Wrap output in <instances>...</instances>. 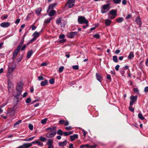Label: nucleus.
<instances>
[{"mask_svg":"<svg viewBox=\"0 0 148 148\" xmlns=\"http://www.w3.org/2000/svg\"><path fill=\"white\" fill-rule=\"evenodd\" d=\"M56 127L54 126L52 127H49L46 129L45 131H50L46 134V136L48 138H50L54 137L56 134Z\"/></svg>","mask_w":148,"mask_h":148,"instance_id":"obj_1","label":"nucleus"},{"mask_svg":"<svg viewBox=\"0 0 148 148\" xmlns=\"http://www.w3.org/2000/svg\"><path fill=\"white\" fill-rule=\"evenodd\" d=\"M24 43V39L21 40L19 44L16 49L14 51L13 53L12 59H14L18 53L19 52L21 47Z\"/></svg>","mask_w":148,"mask_h":148,"instance_id":"obj_2","label":"nucleus"},{"mask_svg":"<svg viewBox=\"0 0 148 148\" xmlns=\"http://www.w3.org/2000/svg\"><path fill=\"white\" fill-rule=\"evenodd\" d=\"M23 84L21 83H20L19 84H18L17 86L16 87V91H18V92L16 95H14L15 96V97L17 98H18L17 97L20 95L22 91V89L23 88Z\"/></svg>","mask_w":148,"mask_h":148,"instance_id":"obj_3","label":"nucleus"},{"mask_svg":"<svg viewBox=\"0 0 148 148\" xmlns=\"http://www.w3.org/2000/svg\"><path fill=\"white\" fill-rule=\"evenodd\" d=\"M110 3L103 5L102 6L101 10V12L102 13H105L107 12L110 9Z\"/></svg>","mask_w":148,"mask_h":148,"instance_id":"obj_4","label":"nucleus"},{"mask_svg":"<svg viewBox=\"0 0 148 148\" xmlns=\"http://www.w3.org/2000/svg\"><path fill=\"white\" fill-rule=\"evenodd\" d=\"M78 21L79 23L82 24L85 23L87 24L88 21L85 18V17L82 16H79L78 18Z\"/></svg>","mask_w":148,"mask_h":148,"instance_id":"obj_5","label":"nucleus"},{"mask_svg":"<svg viewBox=\"0 0 148 148\" xmlns=\"http://www.w3.org/2000/svg\"><path fill=\"white\" fill-rule=\"evenodd\" d=\"M15 67H12L9 66L8 68V72L7 74V77L9 78L11 75H12L13 71L15 69Z\"/></svg>","mask_w":148,"mask_h":148,"instance_id":"obj_6","label":"nucleus"},{"mask_svg":"<svg viewBox=\"0 0 148 148\" xmlns=\"http://www.w3.org/2000/svg\"><path fill=\"white\" fill-rule=\"evenodd\" d=\"M110 14L112 15V16L110 17V18L112 19H113L117 15V11L114 10H111L108 14V15H109Z\"/></svg>","mask_w":148,"mask_h":148,"instance_id":"obj_7","label":"nucleus"},{"mask_svg":"<svg viewBox=\"0 0 148 148\" xmlns=\"http://www.w3.org/2000/svg\"><path fill=\"white\" fill-rule=\"evenodd\" d=\"M137 96H132L130 97V99L131 100L130 103V106H132L134 102L137 100Z\"/></svg>","mask_w":148,"mask_h":148,"instance_id":"obj_8","label":"nucleus"},{"mask_svg":"<svg viewBox=\"0 0 148 148\" xmlns=\"http://www.w3.org/2000/svg\"><path fill=\"white\" fill-rule=\"evenodd\" d=\"M74 0H69L67 3V4L68 5L69 8H70L74 5Z\"/></svg>","mask_w":148,"mask_h":148,"instance_id":"obj_9","label":"nucleus"},{"mask_svg":"<svg viewBox=\"0 0 148 148\" xmlns=\"http://www.w3.org/2000/svg\"><path fill=\"white\" fill-rule=\"evenodd\" d=\"M77 32H73L70 33L69 34L67 35V37L71 38H73L77 34Z\"/></svg>","mask_w":148,"mask_h":148,"instance_id":"obj_10","label":"nucleus"},{"mask_svg":"<svg viewBox=\"0 0 148 148\" xmlns=\"http://www.w3.org/2000/svg\"><path fill=\"white\" fill-rule=\"evenodd\" d=\"M10 25V23L9 22H3L1 23L0 26L3 27H7L9 26Z\"/></svg>","mask_w":148,"mask_h":148,"instance_id":"obj_11","label":"nucleus"},{"mask_svg":"<svg viewBox=\"0 0 148 148\" xmlns=\"http://www.w3.org/2000/svg\"><path fill=\"white\" fill-rule=\"evenodd\" d=\"M41 33V32H35L34 34H33V35L34 36L33 38L34 40H36L37 38L40 35Z\"/></svg>","mask_w":148,"mask_h":148,"instance_id":"obj_12","label":"nucleus"},{"mask_svg":"<svg viewBox=\"0 0 148 148\" xmlns=\"http://www.w3.org/2000/svg\"><path fill=\"white\" fill-rule=\"evenodd\" d=\"M135 21L137 24L139 25V27H140L142 24L140 18L139 16L137 17L136 18Z\"/></svg>","mask_w":148,"mask_h":148,"instance_id":"obj_13","label":"nucleus"},{"mask_svg":"<svg viewBox=\"0 0 148 148\" xmlns=\"http://www.w3.org/2000/svg\"><path fill=\"white\" fill-rule=\"evenodd\" d=\"M67 142L66 140H65L63 142H60L58 143L59 146L60 147L64 146L66 145Z\"/></svg>","mask_w":148,"mask_h":148,"instance_id":"obj_14","label":"nucleus"},{"mask_svg":"<svg viewBox=\"0 0 148 148\" xmlns=\"http://www.w3.org/2000/svg\"><path fill=\"white\" fill-rule=\"evenodd\" d=\"M32 143L33 144H38L39 146L40 147H42L43 145V143H42L40 142L38 140H36L32 142Z\"/></svg>","mask_w":148,"mask_h":148,"instance_id":"obj_15","label":"nucleus"},{"mask_svg":"<svg viewBox=\"0 0 148 148\" xmlns=\"http://www.w3.org/2000/svg\"><path fill=\"white\" fill-rule=\"evenodd\" d=\"M96 76L97 79L101 82V81L102 77L101 74L98 73H96Z\"/></svg>","mask_w":148,"mask_h":148,"instance_id":"obj_16","label":"nucleus"},{"mask_svg":"<svg viewBox=\"0 0 148 148\" xmlns=\"http://www.w3.org/2000/svg\"><path fill=\"white\" fill-rule=\"evenodd\" d=\"M56 5V3H52L50 4L49 6L48 10L47 11V12H48L49 10L53 9Z\"/></svg>","mask_w":148,"mask_h":148,"instance_id":"obj_17","label":"nucleus"},{"mask_svg":"<svg viewBox=\"0 0 148 148\" xmlns=\"http://www.w3.org/2000/svg\"><path fill=\"white\" fill-rule=\"evenodd\" d=\"M32 142L30 143H25L23 144L24 148H28L32 146Z\"/></svg>","mask_w":148,"mask_h":148,"instance_id":"obj_18","label":"nucleus"},{"mask_svg":"<svg viewBox=\"0 0 148 148\" xmlns=\"http://www.w3.org/2000/svg\"><path fill=\"white\" fill-rule=\"evenodd\" d=\"M78 136L77 134H74L73 135H71L70 136V139L71 141L74 140L75 139L78 138Z\"/></svg>","mask_w":148,"mask_h":148,"instance_id":"obj_19","label":"nucleus"},{"mask_svg":"<svg viewBox=\"0 0 148 148\" xmlns=\"http://www.w3.org/2000/svg\"><path fill=\"white\" fill-rule=\"evenodd\" d=\"M42 10V8H40L36 9V12L38 15H39L40 14Z\"/></svg>","mask_w":148,"mask_h":148,"instance_id":"obj_20","label":"nucleus"},{"mask_svg":"<svg viewBox=\"0 0 148 148\" xmlns=\"http://www.w3.org/2000/svg\"><path fill=\"white\" fill-rule=\"evenodd\" d=\"M8 91H9L11 89V88L12 87V82H11V81L9 80L8 81Z\"/></svg>","mask_w":148,"mask_h":148,"instance_id":"obj_21","label":"nucleus"},{"mask_svg":"<svg viewBox=\"0 0 148 148\" xmlns=\"http://www.w3.org/2000/svg\"><path fill=\"white\" fill-rule=\"evenodd\" d=\"M48 83V81L47 80H45L44 81H42L40 83V85L42 86H45Z\"/></svg>","mask_w":148,"mask_h":148,"instance_id":"obj_22","label":"nucleus"},{"mask_svg":"<svg viewBox=\"0 0 148 148\" xmlns=\"http://www.w3.org/2000/svg\"><path fill=\"white\" fill-rule=\"evenodd\" d=\"M33 53V51L32 50L28 52L27 54V57L28 58H29Z\"/></svg>","mask_w":148,"mask_h":148,"instance_id":"obj_23","label":"nucleus"},{"mask_svg":"<svg viewBox=\"0 0 148 148\" xmlns=\"http://www.w3.org/2000/svg\"><path fill=\"white\" fill-rule=\"evenodd\" d=\"M134 57V53L133 52L130 53L127 57V58L131 60L132 58Z\"/></svg>","mask_w":148,"mask_h":148,"instance_id":"obj_24","label":"nucleus"},{"mask_svg":"<svg viewBox=\"0 0 148 148\" xmlns=\"http://www.w3.org/2000/svg\"><path fill=\"white\" fill-rule=\"evenodd\" d=\"M53 140L51 139H49L48 140L47 144V145H53Z\"/></svg>","mask_w":148,"mask_h":148,"instance_id":"obj_25","label":"nucleus"},{"mask_svg":"<svg viewBox=\"0 0 148 148\" xmlns=\"http://www.w3.org/2000/svg\"><path fill=\"white\" fill-rule=\"evenodd\" d=\"M110 23L111 21L109 19H107L105 20V24L106 25H109L110 24Z\"/></svg>","mask_w":148,"mask_h":148,"instance_id":"obj_26","label":"nucleus"},{"mask_svg":"<svg viewBox=\"0 0 148 148\" xmlns=\"http://www.w3.org/2000/svg\"><path fill=\"white\" fill-rule=\"evenodd\" d=\"M56 13V11L54 10H52L49 12V16H53Z\"/></svg>","mask_w":148,"mask_h":148,"instance_id":"obj_27","label":"nucleus"},{"mask_svg":"<svg viewBox=\"0 0 148 148\" xmlns=\"http://www.w3.org/2000/svg\"><path fill=\"white\" fill-rule=\"evenodd\" d=\"M124 20L123 18L122 17H119L117 19L116 21L118 23H120L123 21Z\"/></svg>","mask_w":148,"mask_h":148,"instance_id":"obj_28","label":"nucleus"},{"mask_svg":"<svg viewBox=\"0 0 148 148\" xmlns=\"http://www.w3.org/2000/svg\"><path fill=\"white\" fill-rule=\"evenodd\" d=\"M35 136H33L30 138H27L23 140L24 141H31L34 138Z\"/></svg>","mask_w":148,"mask_h":148,"instance_id":"obj_29","label":"nucleus"},{"mask_svg":"<svg viewBox=\"0 0 148 148\" xmlns=\"http://www.w3.org/2000/svg\"><path fill=\"white\" fill-rule=\"evenodd\" d=\"M39 140L42 142H45L47 140V139L45 137L40 136V137Z\"/></svg>","mask_w":148,"mask_h":148,"instance_id":"obj_30","label":"nucleus"},{"mask_svg":"<svg viewBox=\"0 0 148 148\" xmlns=\"http://www.w3.org/2000/svg\"><path fill=\"white\" fill-rule=\"evenodd\" d=\"M112 60L115 62H117L118 61L117 57L116 56H113Z\"/></svg>","mask_w":148,"mask_h":148,"instance_id":"obj_31","label":"nucleus"},{"mask_svg":"<svg viewBox=\"0 0 148 148\" xmlns=\"http://www.w3.org/2000/svg\"><path fill=\"white\" fill-rule=\"evenodd\" d=\"M138 117L141 120H143L145 119V118L143 116L141 113H139L138 115Z\"/></svg>","mask_w":148,"mask_h":148,"instance_id":"obj_32","label":"nucleus"},{"mask_svg":"<svg viewBox=\"0 0 148 148\" xmlns=\"http://www.w3.org/2000/svg\"><path fill=\"white\" fill-rule=\"evenodd\" d=\"M57 134L60 135H62L63 134V132H62V131L61 130L59 129L57 131Z\"/></svg>","mask_w":148,"mask_h":148,"instance_id":"obj_33","label":"nucleus"},{"mask_svg":"<svg viewBox=\"0 0 148 148\" xmlns=\"http://www.w3.org/2000/svg\"><path fill=\"white\" fill-rule=\"evenodd\" d=\"M51 18L45 20L44 21V23L47 24L49 23L51 20Z\"/></svg>","mask_w":148,"mask_h":148,"instance_id":"obj_34","label":"nucleus"},{"mask_svg":"<svg viewBox=\"0 0 148 148\" xmlns=\"http://www.w3.org/2000/svg\"><path fill=\"white\" fill-rule=\"evenodd\" d=\"M85 147H89V145L88 144L83 145H81L80 146V148H83Z\"/></svg>","mask_w":148,"mask_h":148,"instance_id":"obj_35","label":"nucleus"},{"mask_svg":"<svg viewBox=\"0 0 148 148\" xmlns=\"http://www.w3.org/2000/svg\"><path fill=\"white\" fill-rule=\"evenodd\" d=\"M31 101V99L30 97L27 98L26 100L25 101V102L27 103H29Z\"/></svg>","mask_w":148,"mask_h":148,"instance_id":"obj_36","label":"nucleus"},{"mask_svg":"<svg viewBox=\"0 0 148 148\" xmlns=\"http://www.w3.org/2000/svg\"><path fill=\"white\" fill-rule=\"evenodd\" d=\"M47 119V118H45L44 119H42L41 121V123L42 124H45L46 123Z\"/></svg>","mask_w":148,"mask_h":148,"instance_id":"obj_37","label":"nucleus"},{"mask_svg":"<svg viewBox=\"0 0 148 148\" xmlns=\"http://www.w3.org/2000/svg\"><path fill=\"white\" fill-rule=\"evenodd\" d=\"M64 68V67L63 66L60 67L59 69V72L60 73L62 72L63 71Z\"/></svg>","mask_w":148,"mask_h":148,"instance_id":"obj_38","label":"nucleus"},{"mask_svg":"<svg viewBox=\"0 0 148 148\" xmlns=\"http://www.w3.org/2000/svg\"><path fill=\"white\" fill-rule=\"evenodd\" d=\"M121 0H113V2L114 3L116 4L119 3L121 1Z\"/></svg>","mask_w":148,"mask_h":148,"instance_id":"obj_39","label":"nucleus"},{"mask_svg":"<svg viewBox=\"0 0 148 148\" xmlns=\"http://www.w3.org/2000/svg\"><path fill=\"white\" fill-rule=\"evenodd\" d=\"M21 120H18V121H17L14 124V127L16 125H18L19 124H20L21 122Z\"/></svg>","mask_w":148,"mask_h":148,"instance_id":"obj_40","label":"nucleus"},{"mask_svg":"<svg viewBox=\"0 0 148 148\" xmlns=\"http://www.w3.org/2000/svg\"><path fill=\"white\" fill-rule=\"evenodd\" d=\"M72 68L74 69L77 70L79 69V66L77 65H74L72 66Z\"/></svg>","mask_w":148,"mask_h":148,"instance_id":"obj_41","label":"nucleus"},{"mask_svg":"<svg viewBox=\"0 0 148 148\" xmlns=\"http://www.w3.org/2000/svg\"><path fill=\"white\" fill-rule=\"evenodd\" d=\"M62 18V17H60L56 21V23L57 24L60 23L61 22V19Z\"/></svg>","mask_w":148,"mask_h":148,"instance_id":"obj_42","label":"nucleus"},{"mask_svg":"<svg viewBox=\"0 0 148 148\" xmlns=\"http://www.w3.org/2000/svg\"><path fill=\"white\" fill-rule=\"evenodd\" d=\"M49 81V83L51 84H53L54 83V80L53 79H51Z\"/></svg>","mask_w":148,"mask_h":148,"instance_id":"obj_43","label":"nucleus"},{"mask_svg":"<svg viewBox=\"0 0 148 148\" xmlns=\"http://www.w3.org/2000/svg\"><path fill=\"white\" fill-rule=\"evenodd\" d=\"M29 129L31 130H33V125L31 124H29Z\"/></svg>","mask_w":148,"mask_h":148,"instance_id":"obj_44","label":"nucleus"},{"mask_svg":"<svg viewBox=\"0 0 148 148\" xmlns=\"http://www.w3.org/2000/svg\"><path fill=\"white\" fill-rule=\"evenodd\" d=\"M129 109L130 111H132V112H134V109L132 106L130 105V106L129 107Z\"/></svg>","mask_w":148,"mask_h":148,"instance_id":"obj_45","label":"nucleus"},{"mask_svg":"<svg viewBox=\"0 0 148 148\" xmlns=\"http://www.w3.org/2000/svg\"><path fill=\"white\" fill-rule=\"evenodd\" d=\"M133 90H134V92L135 93H138V90L137 88H134Z\"/></svg>","mask_w":148,"mask_h":148,"instance_id":"obj_46","label":"nucleus"},{"mask_svg":"<svg viewBox=\"0 0 148 148\" xmlns=\"http://www.w3.org/2000/svg\"><path fill=\"white\" fill-rule=\"evenodd\" d=\"M65 122V121L63 120H60L59 121V123L61 124H63Z\"/></svg>","mask_w":148,"mask_h":148,"instance_id":"obj_47","label":"nucleus"},{"mask_svg":"<svg viewBox=\"0 0 148 148\" xmlns=\"http://www.w3.org/2000/svg\"><path fill=\"white\" fill-rule=\"evenodd\" d=\"M93 36L94 37L98 39L100 37L99 35L98 34H95Z\"/></svg>","mask_w":148,"mask_h":148,"instance_id":"obj_48","label":"nucleus"},{"mask_svg":"<svg viewBox=\"0 0 148 148\" xmlns=\"http://www.w3.org/2000/svg\"><path fill=\"white\" fill-rule=\"evenodd\" d=\"M65 37V35L64 34L60 35L59 37V38L60 39H63Z\"/></svg>","mask_w":148,"mask_h":148,"instance_id":"obj_49","label":"nucleus"},{"mask_svg":"<svg viewBox=\"0 0 148 148\" xmlns=\"http://www.w3.org/2000/svg\"><path fill=\"white\" fill-rule=\"evenodd\" d=\"M44 79V78L41 76H38V79L39 81L43 80Z\"/></svg>","mask_w":148,"mask_h":148,"instance_id":"obj_50","label":"nucleus"},{"mask_svg":"<svg viewBox=\"0 0 148 148\" xmlns=\"http://www.w3.org/2000/svg\"><path fill=\"white\" fill-rule=\"evenodd\" d=\"M26 48V45H24L23 46V47H22V48H21V50L22 51H23V50L25 49Z\"/></svg>","mask_w":148,"mask_h":148,"instance_id":"obj_51","label":"nucleus"},{"mask_svg":"<svg viewBox=\"0 0 148 148\" xmlns=\"http://www.w3.org/2000/svg\"><path fill=\"white\" fill-rule=\"evenodd\" d=\"M120 67V66L119 65H117L115 67V70L118 71L119 70V68Z\"/></svg>","mask_w":148,"mask_h":148,"instance_id":"obj_52","label":"nucleus"},{"mask_svg":"<svg viewBox=\"0 0 148 148\" xmlns=\"http://www.w3.org/2000/svg\"><path fill=\"white\" fill-rule=\"evenodd\" d=\"M66 41V40L65 39H61L60 40L59 42L61 43H63L64 42Z\"/></svg>","mask_w":148,"mask_h":148,"instance_id":"obj_53","label":"nucleus"},{"mask_svg":"<svg viewBox=\"0 0 148 148\" xmlns=\"http://www.w3.org/2000/svg\"><path fill=\"white\" fill-rule=\"evenodd\" d=\"M106 78L107 79H109V80H111V77L110 75L109 74H108L107 75Z\"/></svg>","mask_w":148,"mask_h":148,"instance_id":"obj_54","label":"nucleus"},{"mask_svg":"<svg viewBox=\"0 0 148 148\" xmlns=\"http://www.w3.org/2000/svg\"><path fill=\"white\" fill-rule=\"evenodd\" d=\"M20 19H18L15 21V23L16 24H18L20 21Z\"/></svg>","mask_w":148,"mask_h":148,"instance_id":"obj_55","label":"nucleus"},{"mask_svg":"<svg viewBox=\"0 0 148 148\" xmlns=\"http://www.w3.org/2000/svg\"><path fill=\"white\" fill-rule=\"evenodd\" d=\"M69 133L68 132H63V134L64 136H67L68 135H69V134H68Z\"/></svg>","mask_w":148,"mask_h":148,"instance_id":"obj_56","label":"nucleus"},{"mask_svg":"<svg viewBox=\"0 0 148 148\" xmlns=\"http://www.w3.org/2000/svg\"><path fill=\"white\" fill-rule=\"evenodd\" d=\"M144 92H148V87H146L144 88Z\"/></svg>","mask_w":148,"mask_h":148,"instance_id":"obj_57","label":"nucleus"},{"mask_svg":"<svg viewBox=\"0 0 148 148\" xmlns=\"http://www.w3.org/2000/svg\"><path fill=\"white\" fill-rule=\"evenodd\" d=\"M65 129L66 130H71V126H69L68 127H66L65 128Z\"/></svg>","mask_w":148,"mask_h":148,"instance_id":"obj_58","label":"nucleus"},{"mask_svg":"<svg viewBox=\"0 0 148 148\" xmlns=\"http://www.w3.org/2000/svg\"><path fill=\"white\" fill-rule=\"evenodd\" d=\"M126 0H123L122 1V3L123 5H126Z\"/></svg>","mask_w":148,"mask_h":148,"instance_id":"obj_59","label":"nucleus"},{"mask_svg":"<svg viewBox=\"0 0 148 148\" xmlns=\"http://www.w3.org/2000/svg\"><path fill=\"white\" fill-rule=\"evenodd\" d=\"M31 27H32V29L33 30H35L36 28V26L33 25H32V26Z\"/></svg>","mask_w":148,"mask_h":148,"instance_id":"obj_60","label":"nucleus"},{"mask_svg":"<svg viewBox=\"0 0 148 148\" xmlns=\"http://www.w3.org/2000/svg\"><path fill=\"white\" fill-rule=\"evenodd\" d=\"M48 145V147L47 148H53L54 147L53 145Z\"/></svg>","mask_w":148,"mask_h":148,"instance_id":"obj_61","label":"nucleus"},{"mask_svg":"<svg viewBox=\"0 0 148 148\" xmlns=\"http://www.w3.org/2000/svg\"><path fill=\"white\" fill-rule=\"evenodd\" d=\"M82 132L84 136H85L86 134V132H85V130H82Z\"/></svg>","mask_w":148,"mask_h":148,"instance_id":"obj_62","label":"nucleus"},{"mask_svg":"<svg viewBox=\"0 0 148 148\" xmlns=\"http://www.w3.org/2000/svg\"><path fill=\"white\" fill-rule=\"evenodd\" d=\"M131 16L130 15V14H128L126 17V18L127 19H128L130 18L131 17Z\"/></svg>","mask_w":148,"mask_h":148,"instance_id":"obj_63","label":"nucleus"},{"mask_svg":"<svg viewBox=\"0 0 148 148\" xmlns=\"http://www.w3.org/2000/svg\"><path fill=\"white\" fill-rule=\"evenodd\" d=\"M73 144H71L69 145V148H73Z\"/></svg>","mask_w":148,"mask_h":148,"instance_id":"obj_64","label":"nucleus"}]
</instances>
